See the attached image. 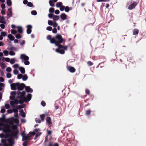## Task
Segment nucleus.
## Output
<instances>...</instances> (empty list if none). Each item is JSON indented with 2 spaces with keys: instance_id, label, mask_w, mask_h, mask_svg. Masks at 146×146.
<instances>
[{
  "instance_id": "1",
  "label": "nucleus",
  "mask_w": 146,
  "mask_h": 146,
  "mask_svg": "<svg viewBox=\"0 0 146 146\" xmlns=\"http://www.w3.org/2000/svg\"><path fill=\"white\" fill-rule=\"evenodd\" d=\"M10 126L9 125L5 126L4 127L3 131L6 133H11V134L10 136L12 137H14L16 138L18 137V134L19 133V131L17 129V127L15 125L13 126L12 127V129L14 131L13 132L10 129Z\"/></svg>"
},
{
  "instance_id": "2",
  "label": "nucleus",
  "mask_w": 146,
  "mask_h": 146,
  "mask_svg": "<svg viewBox=\"0 0 146 146\" xmlns=\"http://www.w3.org/2000/svg\"><path fill=\"white\" fill-rule=\"evenodd\" d=\"M52 40H51V43L54 44L56 46L58 47L64 40L61 36L60 34H58L54 37H53Z\"/></svg>"
},
{
  "instance_id": "3",
  "label": "nucleus",
  "mask_w": 146,
  "mask_h": 146,
  "mask_svg": "<svg viewBox=\"0 0 146 146\" xmlns=\"http://www.w3.org/2000/svg\"><path fill=\"white\" fill-rule=\"evenodd\" d=\"M25 85L23 83L20 84L18 82L17 89L18 90H22L25 87Z\"/></svg>"
},
{
  "instance_id": "4",
  "label": "nucleus",
  "mask_w": 146,
  "mask_h": 146,
  "mask_svg": "<svg viewBox=\"0 0 146 146\" xmlns=\"http://www.w3.org/2000/svg\"><path fill=\"white\" fill-rule=\"evenodd\" d=\"M138 3L136 2H133L132 3L129 5L128 8L129 10H131L134 8L137 5Z\"/></svg>"
},
{
  "instance_id": "5",
  "label": "nucleus",
  "mask_w": 146,
  "mask_h": 146,
  "mask_svg": "<svg viewBox=\"0 0 146 146\" xmlns=\"http://www.w3.org/2000/svg\"><path fill=\"white\" fill-rule=\"evenodd\" d=\"M25 94L26 93L25 91H23L21 92H19L18 93V95H19L20 94H21V95L18 96V97L20 99H24L25 98Z\"/></svg>"
},
{
  "instance_id": "6",
  "label": "nucleus",
  "mask_w": 146,
  "mask_h": 146,
  "mask_svg": "<svg viewBox=\"0 0 146 146\" xmlns=\"http://www.w3.org/2000/svg\"><path fill=\"white\" fill-rule=\"evenodd\" d=\"M32 137L31 135H29V134H27L26 135H25L24 136H23L22 138V141H27V140H30L31 139L30 137Z\"/></svg>"
},
{
  "instance_id": "7",
  "label": "nucleus",
  "mask_w": 146,
  "mask_h": 146,
  "mask_svg": "<svg viewBox=\"0 0 146 146\" xmlns=\"http://www.w3.org/2000/svg\"><path fill=\"white\" fill-rule=\"evenodd\" d=\"M20 59H23L24 60H29V57L25 54H21L20 56Z\"/></svg>"
},
{
  "instance_id": "8",
  "label": "nucleus",
  "mask_w": 146,
  "mask_h": 146,
  "mask_svg": "<svg viewBox=\"0 0 146 146\" xmlns=\"http://www.w3.org/2000/svg\"><path fill=\"white\" fill-rule=\"evenodd\" d=\"M32 98V95L31 94H28L27 97H25V102H27L30 101Z\"/></svg>"
},
{
  "instance_id": "9",
  "label": "nucleus",
  "mask_w": 146,
  "mask_h": 146,
  "mask_svg": "<svg viewBox=\"0 0 146 146\" xmlns=\"http://www.w3.org/2000/svg\"><path fill=\"white\" fill-rule=\"evenodd\" d=\"M17 83H13L11 85V88L12 90H15L17 89Z\"/></svg>"
},
{
  "instance_id": "10",
  "label": "nucleus",
  "mask_w": 146,
  "mask_h": 146,
  "mask_svg": "<svg viewBox=\"0 0 146 146\" xmlns=\"http://www.w3.org/2000/svg\"><path fill=\"white\" fill-rule=\"evenodd\" d=\"M27 33L28 34H30L32 31L31 29L32 26L31 25H29L27 26Z\"/></svg>"
},
{
  "instance_id": "11",
  "label": "nucleus",
  "mask_w": 146,
  "mask_h": 146,
  "mask_svg": "<svg viewBox=\"0 0 146 146\" xmlns=\"http://www.w3.org/2000/svg\"><path fill=\"white\" fill-rule=\"evenodd\" d=\"M48 146H59V145L57 143H54L53 141H50L49 142Z\"/></svg>"
},
{
  "instance_id": "12",
  "label": "nucleus",
  "mask_w": 146,
  "mask_h": 146,
  "mask_svg": "<svg viewBox=\"0 0 146 146\" xmlns=\"http://www.w3.org/2000/svg\"><path fill=\"white\" fill-rule=\"evenodd\" d=\"M67 69L69 70L70 72L72 73H74L75 72L76 70L75 69L74 67L70 66H68Z\"/></svg>"
},
{
  "instance_id": "13",
  "label": "nucleus",
  "mask_w": 146,
  "mask_h": 146,
  "mask_svg": "<svg viewBox=\"0 0 146 146\" xmlns=\"http://www.w3.org/2000/svg\"><path fill=\"white\" fill-rule=\"evenodd\" d=\"M61 48H59L58 47V48L56 49V51L58 53H59L61 54H63L65 53L64 50L61 49Z\"/></svg>"
},
{
  "instance_id": "14",
  "label": "nucleus",
  "mask_w": 146,
  "mask_h": 146,
  "mask_svg": "<svg viewBox=\"0 0 146 146\" xmlns=\"http://www.w3.org/2000/svg\"><path fill=\"white\" fill-rule=\"evenodd\" d=\"M8 141L10 146H12L13 145L14 143V142L13 140V139L11 138L8 139Z\"/></svg>"
},
{
  "instance_id": "15",
  "label": "nucleus",
  "mask_w": 146,
  "mask_h": 146,
  "mask_svg": "<svg viewBox=\"0 0 146 146\" xmlns=\"http://www.w3.org/2000/svg\"><path fill=\"white\" fill-rule=\"evenodd\" d=\"M5 18L4 16L1 17L0 16V23H3L4 24H6V22L5 21Z\"/></svg>"
},
{
  "instance_id": "16",
  "label": "nucleus",
  "mask_w": 146,
  "mask_h": 146,
  "mask_svg": "<svg viewBox=\"0 0 146 146\" xmlns=\"http://www.w3.org/2000/svg\"><path fill=\"white\" fill-rule=\"evenodd\" d=\"M25 90L26 92H33V90L32 88H31L29 86H26L25 87Z\"/></svg>"
},
{
  "instance_id": "17",
  "label": "nucleus",
  "mask_w": 146,
  "mask_h": 146,
  "mask_svg": "<svg viewBox=\"0 0 146 146\" xmlns=\"http://www.w3.org/2000/svg\"><path fill=\"white\" fill-rule=\"evenodd\" d=\"M60 18L63 20H65L67 18V15L65 13H62L60 15Z\"/></svg>"
},
{
  "instance_id": "18",
  "label": "nucleus",
  "mask_w": 146,
  "mask_h": 146,
  "mask_svg": "<svg viewBox=\"0 0 146 146\" xmlns=\"http://www.w3.org/2000/svg\"><path fill=\"white\" fill-rule=\"evenodd\" d=\"M19 70L21 73L22 74H24L25 73V70L24 68L22 67H19Z\"/></svg>"
},
{
  "instance_id": "19",
  "label": "nucleus",
  "mask_w": 146,
  "mask_h": 146,
  "mask_svg": "<svg viewBox=\"0 0 146 146\" xmlns=\"http://www.w3.org/2000/svg\"><path fill=\"white\" fill-rule=\"evenodd\" d=\"M139 32V30L137 29H134L133 31V35H137Z\"/></svg>"
},
{
  "instance_id": "20",
  "label": "nucleus",
  "mask_w": 146,
  "mask_h": 146,
  "mask_svg": "<svg viewBox=\"0 0 146 146\" xmlns=\"http://www.w3.org/2000/svg\"><path fill=\"white\" fill-rule=\"evenodd\" d=\"M58 47L59 48H63L64 50H66L68 48V46H64L61 45H60Z\"/></svg>"
},
{
  "instance_id": "21",
  "label": "nucleus",
  "mask_w": 146,
  "mask_h": 146,
  "mask_svg": "<svg viewBox=\"0 0 146 146\" xmlns=\"http://www.w3.org/2000/svg\"><path fill=\"white\" fill-rule=\"evenodd\" d=\"M46 121L48 123L49 125L51 123V118L50 117H48L46 118Z\"/></svg>"
},
{
  "instance_id": "22",
  "label": "nucleus",
  "mask_w": 146,
  "mask_h": 146,
  "mask_svg": "<svg viewBox=\"0 0 146 146\" xmlns=\"http://www.w3.org/2000/svg\"><path fill=\"white\" fill-rule=\"evenodd\" d=\"M8 38L11 40H13L15 39V37L12 35L9 34L8 36Z\"/></svg>"
},
{
  "instance_id": "23",
  "label": "nucleus",
  "mask_w": 146,
  "mask_h": 146,
  "mask_svg": "<svg viewBox=\"0 0 146 146\" xmlns=\"http://www.w3.org/2000/svg\"><path fill=\"white\" fill-rule=\"evenodd\" d=\"M18 31L19 33H22L23 32V30L22 28L21 27L19 26L17 27Z\"/></svg>"
},
{
  "instance_id": "24",
  "label": "nucleus",
  "mask_w": 146,
  "mask_h": 146,
  "mask_svg": "<svg viewBox=\"0 0 146 146\" xmlns=\"http://www.w3.org/2000/svg\"><path fill=\"white\" fill-rule=\"evenodd\" d=\"M0 66L2 67V69H4L6 67V65L3 62L0 63Z\"/></svg>"
},
{
  "instance_id": "25",
  "label": "nucleus",
  "mask_w": 146,
  "mask_h": 146,
  "mask_svg": "<svg viewBox=\"0 0 146 146\" xmlns=\"http://www.w3.org/2000/svg\"><path fill=\"white\" fill-rule=\"evenodd\" d=\"M62 5V2H60L57 3L56 4V6L57 7H60Z\"/></svg>"
},
{
  "instance_id": "26",
  "label": "nucleus",
  "mask_w": 146,
  "mask_h": 146,
  "mask_svg": "<svg viewBox=\"0 0 146 146\" xmlns=\"http://www.w3.org/2000/svg\"><path fill=\"white\" fill-rule=\"evenodd\" d=\"M53 37L52 38L51 36L50 35H48L47 36V39L48 40H50V42L51 43V42H51V40H53Z\"/></svg>"
},
{
  "instance_id": "27",
  "label": "nucleus",
  "mask_w": 146,
  "mask_h": 146,
  "mask_svg": "<svg viewBox=\"0 0 146 146\" xmlns=\"http://www.w3.org/2000/svg\"><path fill=\"white\" fill-rule=\"evenodd\" d=\"M53 19L54 21L58 20L59 19V16L58 15H54Z\"/></svg>"
},
{
  "instance_id": "28",
  "label": "nucleus",
  "mask_w": 146,
  "mask_h": 146,
  "mask_svg": "<svg viewBox=\"0 0 146 146\" xmlns=\"http://www.w3.org/2000/svg\"><path fill=\"white\" fill-rule=\"evenodd\" d=\"M7 16L8 17V18H9L12 16V11H10L8 12L7 13Z\"/></svg>"
},
{
  "instance_id": "29",
  "label": "nucleus",
  "mask_w": 146,
  "mask_h": 146,
  "mask_svg": "<svg viewBox=\"0 0 146 146\" xmlns=\"http://www.w3.org/2000/svg\"><path fill=\"white\" fill-rule=\"evenodd\" d=\"M23 76L22 79L23 81H25L27 79L28 77L27 74H25L24 76Z\"/></svg>"
},
{
  "instance_id": "30",
  "label": "nucleus",
  "mask_w": 146,
  "mask_h": 146,
  "mask_svg": "<svg viewBox=\"0 0 146 146\" xmlns=\"http://www.w3.org/2000/svg\"><path fill=\"white\" fill-rule=\"evenodd\" d=\"M49 3L51 7H54V3L52 0H50L49 1Z\"/></svg>"
},
{
  "instance_id": "31",
  "label": "nucleus",
  "mask_w": 146,
  "mask_h": 146,
  "mask_svg": "<svg viewBox=\"0 0 146 146\" xmlns=\"http://www.w3.org/2000/svg\"><path fill=\"white\" fill-rule=\"evenodd\" d=\"M91 110L90 109H89L86 111L85 114L86 115H89L90 114Z\"/></svg>"
},
{
  "instance_id": "32",
  "label": "nucleus",
  "mask_w": 146,
  "mask_h": 146,
  "mask_svg": "<svg viewBox=\"0 0 146 146\" xmlns=\"http://www.w3.org/2000/svg\"><path fill=\"white\" fill-rule=\"evenodd\" d=\"M7 4L8 5L10 6L11 5L12 3L11 0H7Z\"/></svg>"
},
{
  "instance_id": "33",
  "label": "nucleus",
  "mask_w": 146,
  "mask_h": 146,
  "mask_svg": "<svg viewBox=\"0 0 146 146\" xmlns=\"http://www.w3.org/2000/svg\"><path fill=\"white\" fill-rule=\"evenodd\" d=\"M1 34L2 36H5L7 35V33L4 31L2 32L1 33Z\"/></svg>"
},
{
  "instance_id": "34",
  "label": "nucleus",
  "mask_w": 146,
  "mask_h": 146,
  "mask_svg": "<svg viewBox=\"0 0 146 146\" xmlns=\"http://www.w3.org/2000/svg\"><path fill=\"white\" fill-rule=\"evenodd\" d=\"M20 99L19 101V103L22 104L25 101V99Z\"/></svg>"
},
{
  "instance_id": "35",
  "label": "nucleus",
  "mask_w": 146,
  "mask_h": 146,
  "mask_svg": "<svg viewBox=\"0 0 146 146\" xmlns=\"http://www.w3.org/2000/svg\"><path fill=\"white\" fill-rule=\"evenodd\" d=\"M45 116V115L44 114L40 115V117L42 121H44Z\"/></svg>"
},
{
  "instance_id": "36",
  "label": "nucleus",
  "mask_w": 146,
  "mask_h": 146,
  "mask_svg": "<svg viewBox=\"0 0 146 146\" xmlns=\"http://www.w3.org/2000/svg\"><path fill=\"white\" fill-rule=\"evenodd\" d=\"M15 37L17 39H20L21 38V36L19 34H17L15 35Z\"/></svg>"
},
{
  "instance_id": "37",
  "label": "nucleus",
  "mask_w": 146,
  "mask_h": 146,
  "mask_svg": "<svg viewBox=\"0 0 146 146\" xmlns=\"http://www.w3.org/2000/svg\"><path fill=\"white\" fill-rule=\"evenodd\" d=\"M15 58H12L11 59V60H10V63L11 64H13L15 63Z\"/></svg>"
},
{
  "instance_id": "38",
  "label": "nucleus",
  "mask_w": 146,
  "mask_h": 146,
  "mask_svg": "<svg viewBox=\"0 0 146 146\" xmlns=\"http://www.w3.org/2000/svg\"><path fill=\"white\" fill-rule=\"evenodd\" d=\"M10 104L13 107H15V103H14V101H11L10 102Z\"/></svg>"
},
{
  "instance_id": "39",
  "label": "nucleus",
  "mask_w": 146,
  "mask_h": 146,
  "mask_svg": "<svg viewBox=\"0 0 146 146\" xmlns=\"http://www.w3.org/2000/svg\"><path fill=\"white\" fill-rule=\"evenodd\" d=\"M21 113H21V116H22L23 117H25V113L23 112V110L22 111H20Z\"/></svg>"
},
{
  "instance_id": "40",
  "label": "nucleus",
  "mask_w": 146,
  "mask_h": 146,
  "mask_svg": "<svg viewBox=\"0 0 146 146\" xmlns=\"http://www.w3.org/2000/svg\"><path fill=\"white\" fill-rule=\"evenodd\" d=\"M48 141V135H47L46 136L45 138V140L44 142V145H46V144H45V143L46 142Z\"/></svg>"
},
{
  "instance_id": "41",
  "label": "nucleus",
  "mask_w": 146,
  "mask_h": 146,
  "mask_svg": "<svg viewBox=\"0 0 146 146\" xmlns=\"http://www.w3.org/2000/svg\"><path fill=\"white\" fill-rule=\"evenodd\" d=\"M65 11L66 12H68L70 10V8L68 6H66L64 8Z\"/></svg>"
},
{
  "instance_id": "42",
  "label": "nucleus",
  "mask_w": 146,
  "mask_h": 146,
  "mask_svg": "<svg viewBox=\"0 0 146 146\" xmlns=\"http://www.w3.org/2000/svg\"><path fill=\"white\" fill-rule=\"evenodd\" d=\"M54 9L53 8H50L49 9V11L50 13H53L54 12Z\"/></svg>"
},
{
  "instance_id": "43",
  "label": "nucleus",
  "mask_w": 146,
  "mask_h": 146,
  "mask_svg": "<svg viewBox=\"0 0 146 146\" xmlns=\"http://www.w3.org/2000/svg\"><path fill=\"white\" fill-rule=\"evenodd\" d=\"M65 8V7L64 6L62 5V6L60 7V10L61 11H63L64 9Z\"/></svg>"
},
{
  "instance_id": "44",
  "label": "nucleus",
  "mask_w": 146,
  "mask_h": 146,
  "mask_svg": "<svg viewBox=\"0 0 146 146\" xmlns=\"http://www.w3.org/2000/svg\"><path fill=\"white\" fill-rule=\"evenodd\" d=\"M31 13L32 15H35L37 14V12L36 11L33 10L31 11Z\"/></svg>"
},
{
  "instance_id": "45",
  "label": "nucleus",
  "mask_w": 146,
  "mask_h": 146,
  "mask_svg": "<svg viewBox=\"0 0 146 146\" xmlns=\"http://www.w3.org/2000/svg\"><path fill=\"white\" fill-rule=\"evenodd\" d=\"M3 52L5 56H7L8 55L9 52L7 50H4Z\"/></svg>"
},
{
  "instance_id": "46",
  "label": "nucleus",
  "mask_w": 146,
  "mask_h": 146,
  "mask_svg": "<svg viewBox=\"0 0 146 146\" xmlns=\"http://www.w3.org/2000/svg\"><path fill=\"white\" fill-rule=\"evenodd\" d=\"M29 135L34 136L35 134V133L34 132H31L30 131L29 132Z\"/></svg>"
},
{
  "instance_id": "47",
  "label": "nucleus",
  "mask_w": 146,
  "mask_h": 146,
  "mask_svg": "<svg viewBox=\"0 0 146 146\" xmlns=\"http://www.w3.org/2000/svg\"><path fill=\"white\" fill-rule=\"evenodd\" d=\"M87 64L89 66H91L93 64V63L90 61H88Z\"/></svg>"
},
{
  "instance_id": "48",
  "label": "nucleus",
  "mask_w": 146,
  "mask_h": 146,
  "mask_svg": "<svg viewBox=\"0 0 146 146\" xmlns=\"http://www.w3.org/2000/svg\"><path fill=\"white\" fill-rule=\"evenodd\" d=\"M7 77L8 78H10L11 77L12 75L11 74L9 73H7L6 74Z\"/></svg>"
},
{
  "instance_id": "49",
  "label": "nucleus",
  "mask_w": 146,
  "mask_h": 146,
  "mask_svg": "<svg viewBox=\"0 0 146 146\" xmlns=\"http://www.w3.org/2000/svg\"><path fill=\"white\" fill-rule=\"evenodd\" d=\"M9 98L11 100H14L15 99V96L11 95L10 96Z\"/></svg>"
},
{
  "instance_id": "50",
  "label": "nucleus",
  "mask_w": 146,
  "mask_h": 146,
  "mask_svg": "<svg viewBox=\"0 0 146 146\" xmlns=\"http://www.w3.org/2000/svg\"><path fill=\"white\" fill-rule=\"evenodd\" d=\"M9 54L11 56H13L15 54V53L12 51H11L9 52Z\"/></svg>"
},
{
  "instance_id": "51",
  "label": "nucleus",
  "mask_w": 146,
  "mask_h": 146,
  "mask_svg": "<svg viewBox=\"0 0 146 146\" xmlns=\"http://www.w3.org/2000/svg\"><path fill=\"white\" fill-rule=\"evenodd\" d=\"M52 25L54 27L56 28V27H57L58 24L56 22H55L53 23V25Z\"/></svg>"
},
{
  "instance_id": "52",
  "label": "nucleus",
  "mask_w": 146,
  "mask_h": 146,
  "mask_svg": "<svg viewBox=\"0 0 146 146\" xmlns=\"http://www.w3.org/2000/svg\"><path fill=\"white\" fill-rule=\"evenodd\" d=\"M17 33V31L15 30H12L11 31V33L13 35H15Z\"/></svg>"
},
{
  "instance_id": "53",
  "label": "nucleus",
  "mask_w": 146,
  "mask_h": 146,
  "mask_svg": "<svg viewBox=\"0 0 146 146\" xmlns=\"http://www.w3.org/2000/svg\"><path fill=\"white\" fill-rule=\"evenodd\" d=\"M23 108V107L22 105L17 106H16V109H19Z\"/></svg>"
},
{
  "instance_id": "54",
  "label": "nucleus",
  "mask_w": 146,
  "mask_h": 146,
  "mask_svg": "<svg viewBox=\"0 0 146 146\" xmlns=\"http://www.w3.org/2000/svg\"><path fill=\"white\" fill-rule=\"evenodd\" d=\"M27 5L29 7H32L33 6V4L31 2H29L28 3Z\"/></svg>"
},
{
  "instance_id": "55",
  "label": "nucleus",
  "mask_w": 146,
  "mask_h": 146,
  "mask_svg": "<svg viewBox=\"0 0 146 146\" xmlns=\"http://www.w3.org/2000/svg\"><path fill=\"white\" fill-rule=\"evenodd\" d=\"M41 134V133H39L36 134L35 135L34 139H36L39 136H40V135Z\"/></svg>"
},
{
  "instance_id": "56",
  "label": "nucleus",
  "mask_w": 146,
  "mask_h": 146,
  "mask_svg": "<svg viewBox=\"0 0 146 146\" xmlns=\"http://www.w3.org/2000/svg\"><path fill=\"white\" fill-rule=\"evenodd\" d=\"M23 76V75L21 74H18L17 76V78L18 79H21Z\"/></svg>"
},
{
  "instance_id": "57",
  "label": "nucleus",
  "mask_w": 146,
  "mask_h": 146,
  "mask_svg": "<svg viewBox=\"0 0 146 146\" xmlns=\"http://www.w3.org/2000/svg\"><path fill=\"white\" fill-rule=\"evenodd\" d=\"M13 73L17 75L19 73V71L15 69L13 70Z\"/></svg>"
},
{
  "instance_id": "58",
  "label": "nucleus",
  "mask_w": 146,
  "mask_h": 146,
  "mask_svg": "<svg viewBox=\"0 0 146 146\" xmlns=\"http://www.w3.org/2000/svg\"><path fill=\"white\" fill-rule=\"evenodd\" d=\"M6 70L7 72H10L12 70L10 67H8L6 68Z\"/></svg>"
},
{
  "instance_id": "59",
  "label": "nucleus",
  "mask_w": 146,
  "mask_h": 146,
  "mask_svg": "<svg viewBox=\"0 0 146 146\" xmlns=\"http://www.w3.org/2000/svg\"><path fill=\"white\" fill-rule=\"evenodd\" d=\"M14 100V103L15 104L17 105L19 103V101L17 99H15Z\"/></svg>"
},
{
  "instance_id": "60",
  "label": "nucleus",
  "mask_w": 146,
  "mask_h": 146,
  "mask_svg": "<svg viewBox=\"0 0 146 146\" xmlns=\"http://www.w3.org/2000/svg\"><path fill=\"white\" fill-rule=\"evenodd\" d=\"M24 64L26 65H28L30 64V62L28 60H25L24 62Z\"/></svg>"
},
{
  "instance_id": "61",
  "label": "nucleus",
  "mask_w": 146,
  "mask_h": 146,
  "mask_svg": "<svg viewBox=\"0 0 146 146\" xmlns=\"http://www.w3.org/2000/svg\"><path fill=\"white\" fill-rule=\"evenodd\" d=\"M48 23L49 25H53V22L51 20H48Z\"/></svg>"
},
{
  "instance_id": "62",
  "label": "nucleus",
  "mask_w": 146,
  "mask_h": 146,
  "mask_svg": "<svg viewBox=\"0 0 146 146\" xmlns=\"http://www.w3.org/2000/svg\"><path fill=\"white\" fill-rule=\"evenodd\" d=\"M11 94L12 96H15L16 94V92L15 91H12L11 92Z\"/></svg>"
},
{
  "instance_id": "63",
  "label": "nucleus",
  "mask_w": 146,
  "mask_h": 146,
  "mask_svg": "<svg viewBox=\"0 0 146 146\" xmlns=\"http://www.w3.org/2000/svg\"><path fill=\"white\" fill-rule=\"evenodd\" d=\"M52 32L54 33H57V31L56 28H55L52 29Z\"/></svg>"
},
{
  "instance_id": "64",
  "label": "nucleus",
  "mask_w": 146,
  "mask_h": 146,
  "mask_svg": "<svg viewBox=\"0 0 146 146\" xmlns=\"http://www.w3.org/2000/svg\"><path fill=\"white\" fill-rule=\"evenodd\" d=\"M28 142L27 141H25L23 144V146H27Z\"/></svg>"
}]
</instances>
